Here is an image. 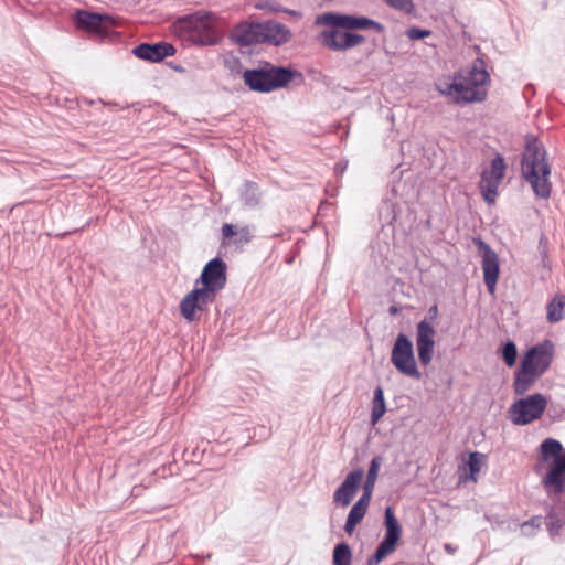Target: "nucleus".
Wrapping results in <instances>:
<instances>
[{
  "instance_id": "cd10ccee",
  "label": "nucleus",
  "mask_w": 565,
  "mask_h": 565,
  "mask_svg": "<svg viewBox=\"0 0 565 565\" xmlns=\"http://www.w3.org/2000/svg\"><path fill=\"white\" fill-rule=\"evenodd\" d=\"M385 412H386V406H385L383 388L381 386H377L374 390V396H373V401H372V413H371L372 424H376L382 418V416L385 414Z\"/></svg>"
},
{
  "instance_id": "20e7f679",
  "label": "nucleus",
  "mask_w": 565,
  "mask_h": 565,
  "mask_svg": "<svg viewBox=\"0 0 565 565\" xmlns=\"http://www.w3.org/2000/svg\"><path fill=\"white\" fill-rule=\"evenodd\" d=\"M541 460L553 458L552 465L542 479V484L550 499L565 492V451L562 444L554 438H546L540 446Z\"/></svg>"
},
{
  "instance_id": "ddd939ff",
  "label": "nucleus",
  "mask_w": 565,
  "mask_h": 565,
  "mask_svg": "<svg viewBox=\"0 0 565 565\" xmlns=\"http://www.w3.org/2000/svg\"><path fill=\"white\" fill-rule=\"evenodd\" d=\"M476 245L482 254L481 268L483 280L490 295L497 289V282L500 274V264L498 254L482 239H475Z\"/></svg>"
},
{
  "instance_id": "c756f323",
  "label": "nucleus",
  "mask_w": 565,
  "mask_h": 565,
  "mask_svg": "<svg viewBox=\"0 0 565 565\" xmlns=\"http://www.w3.org/2000/svg\"><path fill=\"white\" fill-rule=\"evenodd\" d=\"M352 551L348 543L340 542L333 550V564L334 565H351Z\"/></svg>"
},
{
  "instance_id": "393cba45",
  "label": "nucleus",
  "mask_w": 565,
  "mask_h": 565,
  "mask_svg": "<svg viewBox=\"0 0 565 565\" xmlns=\"http://www.w3.org/2000/svg\"><path fill=\"white\" fill-rule=\"evenodd\" d=\"M553 504L547 507L546 519L548 522L546 523L547 532L552 540H555L561 534V530L564 526V522L557 518L556 509L559 503V495L554 497V500L551 499Z\"/></svg>"
},
{
  "instance_id": "79ce46f5",
  "label": "nucleus",
  "mask_w": 565,
  "mask_h": 565,
  "mask_svg": "<svg viewBox=\"0 0 565 565\" xmlns=\"http://www.w3.org/2000/svg\"><path fill=\"white\" fill-rule=\"evenodd\" d=\"M285 12H287L289 14H292V15H299V13L297 11H294V10H285Z\"/></svg>"
},
{
  "instance_id": "ea45409f",
  "label": "nucleus",
  "mask_w": 565,
  "mask_h": 565,
  "mask_svg": "<svg viewBox=\"0 0 565 565\" xmlns=\"http://www.w3.org/2000/svg\"><path fill=\"white\" fill-rule=\"evenodd\" d=\"M444 548L448 554H454L457 551V547L452 546L450 543H446Z\"/></svg>"
},
{
  "instance_id": "473e14b6",
  "label": "nucleus",
  "mask_w": 565,
  "mask_h": 565,
  "mask_svg": "<svg viewBox=\"0 0 565 565\" xmlns=\"http://www.w3.org/2000/svg\"><path fill=\"white\" fill-rule=\"evenodd\" d=\"M383 1L390 8L405 12V13H412L414 10L413 0H383Z\"/></svg>"
},
{
  "instance_id": "b1692460",
  "label": "nucleus",
  "mask_w": 565,
  "mask_h": 565,
  "mask_svg": "<svg viewBox=\"0 0 565 565\" xmlns=\"http://www.w3.org/2000/svg\"><path fill=\"white\" fill-rule=\"evenodd\" d=\"M565 318V295H555L546 305V319L550 323L559 322Z\"/></svg>"
},
{
  "instance_id": "1a4fd4ad",
  "label": "nucleus",
  "mask_w": 565,
  "mask_h": 565,
  "mask_svg": "<svg viewBox=\"0 0 565 565\" xmlns=\"http://www.w3.org/2000/svg\"><path fill=\"white\" fill-rule=\"evenodd\" d=\"M316 39L320 45L333 52H345L366 41L363 34L343 30L340 26H327L317 34Z\"/></svg>"
},
{
  "instance_id": "0eeeda50",
  "label": "nucleus",
  "mask_w": 565,
  "mask_h": 565,
  "mask_svg": "<svg viewBox=\"0 0 565 565\" xmlns=\"http://www.w3.org/2000/svg\"><path fill=\"white\" fill-rule=\"evenodd\" d=\"M316 25L324 26H340L343 30L353 31H373L377 34H382L385 31V26L364 15L343 14L338 12H326L317 15L315 19Z\"/></svg>"
},
{
  "instance_id": "7c9ffc66",
  "label": "nucleus",
  "mask_w": 565,
  "mask_h": 565,
  "mask_svg": "<svg viewBox=\"0 0 565 565\" xmlns=\"http://www.w3.org/2000/svg\"><path fill=\"white\" fill-rule=\"evenodd\" d=\"M518 350L513 341H507L502 348V359L509 367H512L516 362Z\"/></svg>"
},
{
  "instance_id": "9b49d317",
  "label": "nucleus",
  "mask_w": 565,
  "mask_h": 565,
  "mask_svg": "<svg viewBox=\"0 0 565 565\" xmlns=\"http://www.w3.org/2000/svg\"><path fill=\"white\" fill-rule=\"evenodd\" d=\"M402 536V527L391 507L385 509V534L375 553L369 557L366 565H379L386 556L395 552Z\"/></svg>"
},
{
  "instance_id": "a878e982",
  "label": "nucleus",
  "mask_w": 565,
  "mask_h": 565,
  "mask_svg": "<svg viewBox=\"0 0 565 565\" xmlns=\"http://www.w3.org/2000/svg\"><path fill=\"white\" fill-rule=\"evenodd\" d=\"M437 89L441 95L450 97L455 103H463V100L460 98L462 95V85L459 84L458 74L455 75L454 82L438 84Z\"/></svg>"
},
{
  "instance_id": "423d86ee",
  "label": "nucleus",
  "mask_w": 565,
  "mask_h": 565,
  "mask_svg": "<svg viewBox=\"0 0 565 565\" xmlns=\"http://www.w3.org/2000/svg\"><path fill=\"white\" fill-rule=\"evenodd\" d=\"M458 79L459 84L462 85L460 98L463 103H481L486 100L490 75L486 70V63L482 58H476L466 74H458Z\"/></svg>"
},
{
  "instance_id": "39448f33",
  "label": "nucleus",
  "mask_w": 565,
  "mask_h": 565,
  "mask_svg": "<svg viewBox=\"0 0 565 565\" xmlns=\"http://www.w3.org/2000/svg\"><path fill=\"white\" fill-rule=\"evenodd\" d=\"M300 73L285 66L265 63L259 68L246 70L243 73L245 85L253 92L270 93L286 87Z\"/></svg>"
},
{
  "instance_id": "58836bf2",
  "label": "nucleus",
  "mask_w": 565,
  "mask_h": 565,
  "mask_svg": "<svg viewBox=\"0 0 565 565\" xmlns=\"http://www.w3.org/2000/svg\"><path fill=\"white\" fill-rule=\"evenodd\" d=\"M438 317V307L437 305H433L427 312V316L424 319H428L429 326L434 327L435 320Z\"/></svg>"
},
{
  "instance_id": "a211bd4d",
  "label": "nucleus",
  "mask_w": 565,
  "mask_h": 565,
  "mask_svg": "<svg viewBox=\"0 0 565 565\" xmlns=\"http://www.w3.org/2000/svg\"><path fill=\"white\" fill-rule=\"evenodd\" d=\"M132 53L141 60L149 62H161L163 58L168 56H172L175 54V49L172 44L167 42H158V43H141L137 45Z\"/></svg>"
},
{
  "instance_id": "5701e85b",
  "label": "nucleus",
  "mask_w": 565,
  "mask_h": 565,
  "mask_svg": "<svg viewBox=\"0 0 565 565\" xmlns=\"http://www.w3.org/2000/svg\"><path fill=\"white\" fill-rule=\"evenodd\" d=\"M239 199L245 207H257L262 200V192L258 184L253 181H246L241 189Z\"/></svg>"
},
{
  "instance_id": "6e6552de",
  "label": "nucleus",
  "mask_w": 565,
  "mask_h": 565,
  "mask_svg": "<svg viewBox=\"0 0 565 565\" xmlns=\"http://www.w3.org/2000/svg\"><path fill=\"white\" fill-rule=\"evenodd\" d=\"M546 406V397L535 393L514 402L508 411L509 418L514 425L524 426L541 418Z\"/></svg>"
},
{
  "instance_id": "a19ab883",
  "label": "nucleus",
  "mask_w": 565,
  "mask_h": 565,
  "mask_svg": "<svg viewBox=\"0 0 565 565\" xmlns=\"http://www.w3.org/2000/svg\"><path fill=\"white\" fill-rule=\"evenodd\" d=\"M388 312H390V315L394 316L398 312V308L396 306H391L388 308Z\"/></svg>"
},
{
  "instance_id": "aec40b11",
  "label": "nucleus",
  "mask_w": 565,
  "mask_h": 565,
  "mask_svg": "<svg viewBox=\"0 0 565 565\" xmlns=\"http://www.w3.org/2000/svg\"><path fill=\"white\" fill-rule=\"evenodd\" d=\"M541 377L540 374L530 370L527 362L522 361L521 366L515 372L513 390L516 395L525 394L536 382V380Z\"/></svg>"
},
{
  "instance_id": "2f4dec72",
  "label": "nucleus",
  "mask_w": 565,
  "mask_h": 565,
  "mask_svg": "<svg viewBox=\"0 0 565 565\" xmlns=\"http://www.w3.org/2000/svg\"><path fill=\"white\" fill-rule=\"evenodd\" d=\"M543 524V518L535 515L521 524L522 534L525 536H533Z\"/></svg>"
},
{
  "instance_id": "f03ea898",
  "label": "nucleus",
  "mask_w": 565,
  "mask_h": 565,
  "mask_svg": "<svg viewBox=\"0 0 565 565\" xmlns=\"http://www.w3.org/2000/svg\"><path fill=\"white\" fill-rule=\"evenodd\" d=\"M521 172L539 199L547 200L552 193L551 166L541 141L529 138L522 154Z\"/></svg>"
},
{
  "instance_id": "f3484780",
  "label": "nucleus",
  "mask_w": 565,
  "mask_h": 565,
  "mask_svg": "<svg viewBox=\"0 0 565 565\" xmlns=\"http://www.w3.org/2000/svg\"><path fill=\"white\" fill-rule=\"evenodd\" d=\"M260 32V43L279 46L291 40L289 28L274 20L262 22Z\"/></svg>"
},
{
  "instance_id": "c9c22d12",
  "label": "nucleus",
  "mask_w": 565,
  "mask_h": 565,
  "mask_svg": "<svg viewBox=\"0 0 565 565\" xmlns=\"http://www.w3.org/2000/svg\"><path fill=\"white\" fill-rule=\"evenodd\" d=\"M375 481L373 480H365L363 484V492L360 499H364L366 502H371L373 490H374Z\"/></svg>"
},
{
  "instance_id": "9d476101",
  "label": "nucleus",
  "mask_w": 565,
  "mask_h": 565,
  "mask_svg": "<svg viewBox=\"0 0 565 565\" xmlns=\"http://www.w3.org/2000/svg\"><path fill=\"white\" fill-rule=\"evenodd\" d=\"M391 362L401 374L415 380L422 377L416 364L413 342L404 333L396 337L391 353Z\"/></svg>"
},
{
  "instance_id": "4be33fe9",
  "label": "nucleus",
  "mask_w": 565,
  "mask_h": 565,
  "mask_svg": "<svg viewBox=\"0 0 565 565\" xmlns=\"http://www.w3.org/2000/svg\"><path fill=\"white\" fill-rule=\"evenodd\" d=\"M222 235L224 238L232 239L236 246H242L252 241V233L248 226L237 228L236 226L225 223L222 226Z\"/></svg>"
},
{
  "instance_id": "f257e3e1",
  "label": "nucleus",
  "mask_w": 565,
  "mask_h": 565,
  "mask_svg": "<svg viewBox=\"0 0 565 565\" xmlns=\"http://www.w3.org/2000/svg\"><path fill=\"white\" fill-rule=\"evenodd\" d=\"M226 263L220 257L204 265L194 288L180 302V311L185 320L189 322L199 320V312L207 310V307L215 301L226 286Z\"/></svg>"
},
{
  "instance_id": "dca6fc26",
  "label": "nucleus",
  "mask_w": 565,
  "mask_h": 565,
  "mask_svg": "<svg viewBox=\"0 0 565 565\" xmlns=\"http://www.w3.org/2000/svg\"><path fill=\"white\" fill-rule=\"evenodd\" d=\"M363 476L364 471L362 469H355L349 472L334 491L333 501L341 507H348L356 494Z\"/></svg>"
},
{
  "instance_id": "72a5a7b5",
  "label": "nucleus",
  "mask_w": 565,
  "mask_h": 565,
  "mask_svg": "<svg viewBox=\"0 0 565 565\" xmlns=\"http://www.w3.org/2000/svg\"><path fill=\"white\" fill-rule=\"evenodd\" d=\"M382 461H383V459H382L381 456H375L371 460V463H370V467H369V470H367V475H366V479L367 480H373V481L376 482L379 470H380V467L382 465Z\"/></svg>"
},
{
  "instance_id": "412c9836",
  "label": "nucleus",
  "mask_w": 565,
  "mask_h": 565,
  "mask_svg": "<svg viewBox=\"0 0 565 565\" xmlns=\"http://www.w3.org/2000/svg\"><path fill=\"white\" fill-rule=\"evenodd\" d=\"M370 503L364 501V499H359L353 507L351 508L345 524L344 531L348 534H352L355 530L356 525L361 523L363 518L365 516Z\"/></svg>"
},
{
  "instance_id": "e433bc0d",
  "label": "nucleus",
  "mask_w": 565,
  "mask_h": 565,
  "mask_svg": "<svg viewBox=\"0 0 565 565\" xmlns=\"http://www.w3.org/2000/svg\"><path fill=\"white\" fill-rule=\"evenodd\" d=\"M481 193H482V196H483V200L488 203V204H493L495 202V199L498 196V189H480Z\"/></svg>"
},
{
  "instance_id": "4468645a",
  "label": "nucleus",
  "mask_w": 565,
  "mask_h": 565,
  "mask_svg": "<svg viewBox=\"0 0 565 565\" xmlns=\"http://www.w3.org/2000/svg\"><path fill=\"white\" fill-rule=\"evenodd\" d=\"M436 331L429 326L428 319H423L416 326V348L419 362L426 366L434 356Z\"/></svg>"
},
{
  "instance_id": "c85d7f7f",
  "label": "nucleus",
  "mask_w": 565,
  "mask_h": 565,
  "mask_svg": "<svg viewBox=\"0 0 565 565\" xmlns=\"http://www.w3.org/2000/svg\"><path fill=\"white\" fill-rule=\"evenodd\" d=\"M484 461L486 456L483 454L478 451L471 452L467 462L469 475H467L465 478L460 476V480L466 481L470 479L472 481H477V475L480 472Z\"/></svg>"
},
{
  "instance_id": "7ed1b4c3",
  "label": "nucleus",
  "mask_w": 565,
  "mask_h": 565,
  "mask_svg": "<svg viewBox=\"0 0 565 565\" xmlns=\"http://www.w3.org/2000/svg\"><path fill=\"white\" fill-rule=\"evenodd\" d=\"M218 18L210 11H198L178 18L172 24L173 33L184 45L211 46L221 40Z\"/></svg>"
},
{
  "instance_id": "2eb2a0df",
  "label": "nucleus",
  "mask_w": 565,
  "mask_h": 565,
  "mask_svg": "<svg viewBox=\"0 0 565 565\" xmlns=\"http://www.w3.org/2000/svg\"><path fill=\"white\" fill-rule=\"evenodd\" d=\"M553 343L550 340H545L543 343L530 348L522 361H526L530 370L542 376L553 361Z\"/></svg>"
},
{
  "instance_id": "bb28decb",
  "label": "nucleus",
  "mask_w": 565,
  "mask_h": 565,
  "mask_svg": "<svg viewBox=\"0 0 565 565\" xmlns=\"http://www.w3.org/2000/svg\"><path fill=\"white\" fill-rule=\"evenodd\" d=\"M507 164L501 154H498L495 158L491 160V164L489 169H486L481 175L488 177V179H492L501 182L505 175Z\"/></svg>"
},
{
  "instance_id": "4c0bfd02",
  "label": "nucleus",
  "mask_w": 565,
  "mask_h": 565,
  "mask_svg": "<svg viewBox=\"0 0 565 565\" xmlns=\"http://www.w3.org/2000/svg\"><path fill=\"white\" fill-rule=\"evenodd\" d=\"M501 182L499 181H495V180H492V179H488V177H482L481 175V180H480V183H479V188L480 189H499V185H500Z\"/></svg>"
},
{
  "instance_id": "f8f14e48",
  "label": "nucleus",
  "mask_w": 565,
  "mask_h": 565,
  "mask_svg": "<svg viewBox=\"0 0 565 565\" xmlns=\"http://www.w3.org/2000/svg\"><path fill=\"white\" fill-rule=\"evenodd\" d=\"M74 21L78 29L100 38L109 36L116 26V21L113 17L85 10H77L74 15Z\"/></svg>"
},
{
  "instance_id": "f704fd0d",
  "label": "nucleus",
  "mask_w": 565,
  "mask_h": 565,
  "mask_svg": "<svg viewBox=\"0 0 565 565\" xmlns=\"http://www.w3.org/2000/svg\"><path fill=\"white\" fill-rule=\"evenodd\" d=\"M430 33L431 32L429 30H424L415 26L407 30V36L411 40H422L429 36Z\"/></svg>"
},
{
  "instance_id": "6ab92c4d",
  "label": "nucleus",
  "mask_w": 565,
  "mask_h": 565,
  "mask_svg": "<svg viewBox=\"0 0 565 565\" xmlns=\"http://www.w3.org/2000/svg\"><path fill=\"white\" fill-rule=\"evenodd\" d=\"M262 22H241L231 32V40L239 46L260 43Z\"/></svg>"
}]
</instances>
